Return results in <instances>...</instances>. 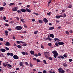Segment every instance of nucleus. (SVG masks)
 Segmentation results:
<instances>
[{"instance_id": "9b49d317", "label": "nucleus", "mask_w": 73, "mask_h": 73, "mask_svg": "<svg viewBox=\"0 0 73 73\" xmlns=\"http://www.w3.org/2000/svg\"><path fill=\"white\" fill-rule=\"evenodd\" d=\"M50 37H52V38H54V36L52 34H50Z\"/></svg>"}, {"instance_id": "864d4df0", "label": "nucleus", "mask_w": 73, "mask_h": 73, "mask_svg": "<svg viewBox=\"0 0 73 73\" xmlns=\"http://www.w3.org/2000/svg\"><path fill=\"white\" fill-rule=\"evenodd\" d=\"M50 60H52V57H50L48 58Z\"/></svg>"}, {"instance_id": "49530a36", "label": "nucleus", "mask_w": 73, "mask_h": 73, "mask_svg": "<svg viewBox=\"0 0 73 73\" xmlns=\"http://www.w3.org/2000/svg\"><path fill=\"white\" fill-rule=\"evenodd\" d=\"M47 15H48V16H50V14L49 13H47Z\"/></svg>"}, {"instance_id": "f3484780", "label": "nucleus", "mask_w": 73, "mask_h": 73, "mask_svg": "<svg viewBox=\"0 0 73 73\" xmlns=\"http://www.w3.org/2000/svg\"><path fill=\"white\" fill-rule=\"evenodd\" d=\"M17 12H18V13H21V11L20 10H18L17 11Z\"/></svg>"}, {"instance_id": "e2e57ef3", "label": "nucleus", "mask_w": 73, "mask_h": 73, "mask_svg": "<svg viewBox=\"0 0 73 73\" xmlns=\"http://www.w3.org/2000/svg\"><path fill=\"white\" fill-rule=\"evenodd\" d=\"M0 41H3V38H0Z\"/></svg>"}, {"instance_id": "5fc2aeb1", "label": "nucleus", "mask_w": 73, "mask_h": 73, "mask_svg": "<svg viewBox=\"0 0 73 73\" xmlns=\"http://www.w3.org/2000/svg\"><path fill=\"white\" fill-rule=\"evenodd\" d=\"M8 66H9V67H12V65L9 64H8Z\"/></svg>"}, {"instance_id": "a18cd8bd", "label": "nucleus", "mask_w": 73, "mask_h": 73, "mask_svg": "<svg viewBox=\"0 0 73 73\" xmlns=\"http://www.w3.org/2000/svg\"><path fill=\"white\" fill-rule=\"evenodd\" d=\"M41 48H42V49L44 48V46H42V45H41Z\"/></svg>"}, {"instance_id": "6ab92c4d", "label": "nucleus", "mask_w": 73, "mask_h": 73, "mask_svg": "<svg viewBox=\"0 0 73 73\" xmlns=\"http://www.w3.org/2000/svg\"><path fill=\"white\" fill-rule=\"evenodd\" d=\"M63 66H64V67H66L67 66V64H66V63H63Z\"/></svg>"}, {"instance_id": "ddd939ff", "label": "nucleus", "mask_w": 73, "mask_h": 73, "mask_svg": "<svg viewBox=\"0 0 73 73\" xmlns=\"http://www.w3.org/2000/svg\"><path fill=\"white\" fill-rule=\"evenodd\" d=\"M54 27H50L49 28V30H53V29H54Z\"/></svg>"}, {"instance_id": "6e6d98bb", "label": "nucleus", "mask_w": 73, "mask_h": 73, "mask_svg": "<svg viewBox=\"0 0 73 73\" xmlns=\"http://www.w3.org/2000/svg\"><path fill=\"white\" fill-rule=\"evenodd\" d=\"M24 26L25 28H27V25L25 24H24Z\"/></svg>"}, {"instance_id": "dca6fc26", "label": "nucleus", "mask_w": 73, "mask_h": 73, "mask_svg": "<svg viewBox=\"0 0 73 73\" xmlns=\"http://www.w3.org/2000/svg\"><path fill=\"white\" fill-rule=\"evenodd\" d=\"M17 46V48H19V49H20L21 48V46L20 45H18Z\"/></svg>"}, {"instance_id": "473e14b6", "label": "nucleus", "mask_w": 73, "mask_h": 73, "mask_svg": "<svg viewBox=\"0 0 73 73\" xmlns=\"http://www.w3.org/2000/svg\"><path fill=\"white\" fill-rule=\"evenodd\" d=\"M34 14H35V15H37V16H38V14L37 13H33Z\"/></svg>"}, {"instance_id": "7ed1b4c3", "label": "nucleus", "mask_w": 73, "mask_h": 73, "mask_svg": "<svg viewBox=\"0 0 73 73\" xmlns=\"http://www.w3.org/2000/svg\"><path fill=\"white\" fill-rule=\"evenodd\" d=\"M15 29L17 30H21L22 29V27L20 26H18L15 27Z\"/></svg>"}, {"instance_id": "bf43d9fd", "label": "nucleus", "mask_w": 73, "mask_h": 73, "mask_svg": "<svg viewBox=\"0 0 73 73\" xmlns=\"http://www.w3.org/2000/svg\"><path fill=\"white\" fill-rule=\"evenodd\" d=\"M61 58H64V57L63 56H60Z\"/></svg>"}, {"instance_id": "a211bd4d", "label": "nucleus", "mask_w": 73, "mask_h": 73, "mask_svg": "<svg viewBox=\"0 0 73 73\" xmlns=\"http://www.w3.org/2000/svg\"><path fill=\"white\" fill-rule=\"evenodd\" d=\"M20 62V63H19V65H20V66H23V62Z\"/></svg>"}, {"instance_id": "7c9ffc66", "label": "nucleus", "mask_w": 73, "mask_h": 73, "mask_svg": "<svg viewBox=\"0 0 73 73\" xmlns=\"http://www.w3.org/2000/svg\"><path fill=\"white\" fill-rule=\"evenodd\" d=\"M55 45L57 46H58V43H57V42H56L55 43Z\"/></svg>"}, {"instance_id": "8fccbe9b", "label": "nucleus", "mask_w": 73, "mask_h": 73, "mask_svg": "<svg viewBox=\"0 0 73 73\" xmlns=\"http://www.w3.org/2000/svg\"><path fill=\"white\" fill-rule=\"evenodd\" d=\"M63 56H64V57H65V58L67 57V56H66V54H64Z\"/></svg>"}, {"instance_id": "3c124183", "label": "nucleus", "mask_w": 73, "mask_h": 73, "mask_svg": "<svg viewBox=\"0 0 73 73\" xmlns=\"http://www.w3.org/2000/svg\"><path fill=\"white\" fill-rule=\"evenodd\" d=\"M38 56H41V53H38Z\"/></svg>"}, {"instance_id": "bb28decb", "label": "nucleus", "mask_w": 73, "mask_h": 73, "mask_svg": "<svg viewBox=\"0 0 73 73\" xmlns=\"http://www.w3.org/2000/svg\"><path fill=\"white\" fill-rule=\"evenodd\" d=\"M8 31H5V33H6V36H7V35H8Z\"/></svg>"}, {"instance_id": "cd10ccee", "label": "nucleus", "mask_w": 73, "mask_h": 73, "mask_svg": "<svg viewBox=\"0 0 73 73\" xmlns=\"http://www.w3.org/2000/svg\"><path fill=\"white\" fill-rule=\"evenodd\" d=\"M38 33V31H35L34 32V34H37Z\"/></svg>"}, {"instance_id": "4468645a", "label": "nucleus", "mask_w": 73, "mask_h": 73, "mask_svg": "<svg viewBox=\"0 0 73 73\" xmlns=\"http://www.w3.org/2000/svg\"><path fill=\"white\" fill-rule=\"evenodd\" d=\"M26 11H27L28 12H31V11L30 10L28 9L27 8H26Z\"/></svg>"}, {"instance_id": "393cba45", "label": "nucleus", "mask_w": 73, "mask_h": 73, "mask_svg": "<svg viewBox=\"0 0 73 73\" xmlns=\"http://www.w3.org/2000/svg\"><path fill=\"white\" fill-rule=\"evenodd\" d=\"M66 33L67 35H69V33L68 31H66Z\"/></svg>"}, {"instance_id": "37998d69", "label": "nucleus", "mask_w": 73, "mask_h": 73, "mask_svg": "<svg viewBox=\"0 0 73 73\" xmlns=\"http://www.w3.org/2000/svg\"><path fill=\"white\" fill-rule=\"evenodd\" d=\"M5 26H6L7 27L8 26H9V25H8V24L7 23H6L5 24Z\"/></svg>"}, {"instance_id": "9d476101", "label": "nucleus", "mask_w": 73, "mask_h": 73, "mask_svg": "<svg viewBox=\"0 0 73 73\" xmlns=\"http://www.w3.org/2000/svg\"><path fill=\"white\" fill-rule=\"evenodd\" d=\"M21 12H25L27 11V10L25 9H21Z\"/></svg>"}, {"instance_id": "c85d7f7f", "label": "nucleus", "mask_w": 73, "mask_h": 73, "mask_svg": "<svg viewBox=\"0 0 73 73\" xmlns=\"http://www.w3.org/2000/svg\"><path fill=\"white\" fill-rule=\"evenodd\" d=\"M10 55L11 57H12V56H13V54L11 53Z\"/></svg>"}, {"instance_id": "a19ab883", "label": "nucleus", "mask_w": 73, "mask_h": 73, "mask_svg": "<svg viewBox=\"0 0 73 73\" xmlns=\"http://www.w3.org/2000/svg\"><path fill=\"white\" fill-rule=\"evenodd\" d=\"M69 61L70 62H72V61H73V60H72V59H69Z\"/></svg>"}, {"instance_id": "09e8293b", "label": "nucleus", "mask_w": 73, "mask_h": 73, "mask_svg": "<svg viewBox=\"0 0 73 73\" xmlns=\"http://www.w3.org/2000/svg\"><path fill=\"white\" fill-rule=\"evenodd\" d=\"M25 54H26V55H28V53L27 52H25Z\"/></svg>"}, {"instance_id": "f8f14e48", "label": "nucleus", "mask_w": 73, "mask_h": 73, "mask_svg": "<svg viewBox=\"0 0 73 73\" xmlns=\"http://www.w3.org/2000/svg\"><path fill=\"white\" fill-rule=\"evenodd\" d=\"M16 42H17L18 44H21V43H24V42H22L21 41L20 42L19 41H17Z\"/></svg>"}, {"instance_id": "5701e85b", "label": "nucleus", "mask_w": 73, "mask_h": 73, "mask_svg": "<svg viewBox=\"0 0 73 73\" xmlns=\"http://www.w3.org/2000/svg\"><path fill=\"white\" fill-rule=\"evenodd\" d=\"M39 23H42V21L41 20H39Z\"/></svg>"}, {"instance_id": "72a5a7b5", "label": "nucleus", "mask_w": 73, "mask_h": 73, "mask_svg": "<svg viewBox=\"0 0 73 73\" xmlns=\"http://www.w3.org/2000/svg\"><path fill=\"white\" fill-rule=\"evenodd\" d=\"M27 44H23L22 45V46H27Z\"/></svg>"}, {"instance_id": "13d9d810", "label": "nucleus", "mask_w": 73, "mask_h": 73, "mask_svg": "<svg viewBox=\"0 0 73 73\" xmlns=\"http://www.w3.org/2000/svg\"><path fill=\"white\" fill-rule=\"evenodd\" d=\"M49 72L50 73H55V72H54V71H53V72L51 71H50Z\"/></svg>"}, {"instance_id": "f257e3e1", "label": "nucleus", "mask_w": 73, "mask_h": 73, "mask_svg": "<svg viewBox=\"0 0 73 73\" xmlns=\"http://www.w3.org/2000/svg\"><path fill=\"white\" fill-rule=\"evenodd\" d=\"M52 53L54 54V58H57V57L58 56V53L56 50L53 51L52 52Z\"/></svg>"}, {"instance_id": "58836bf2", "label": "nucleus", "mask_w": 73, "mask_h": 73, "mask_svg": "<svg viewBox=\"0 0 73 73\" xmlns=\"http://www.w3.org/2000/svg\"><path fill=\"white\" fill-rule=\"evenodd\" d=\"M21 21L22 22H23V23H25V22L24 21V19H21Z\"/></svg>"}, {"instance_id": "2f4dec72", "label": "nucleus", "mask_w": 73, "mask_h": 73, "mask_svg": "<svg viewBox=\"0 0 73 73\" xmlns=\"http://www.w3.org/2000/svg\"><path fill=\"white\" fill-rule=\"evenodd\" d=\"M59 40L58 38H55L54 39V41H57V40Z\"/></svg>"}, {"instance_id": "de8ad7c7", "label": "nucleus", "mask_w": 73, "mask_h": 73, "mask_svg": "<svg viewBox=\"0 0 73 73\" xmlns=\"http://www.w3.org/2000/svg\"><path fill=\"white\" fill-rule=\"evenodd\" d=\"M5 5H6V3L5 2H4L3 6H5Z\"/></svg>"}, {"instance_id": "052dcab7", "label": "nucleus", "mask_w": 73, "mask_h": 73, "mask_svg": "<svg viewBox=\"0 0 73 73\" xmlns=\"http://www.w3.org/2000/svg\"><path fill=\"white\" fill-rule=\"evenodd\" d=\"M64 17H66V15H65V14L64 13Z\"/></svg>"}, {"instance_id": "f03ea898", "label": "nucleus", "mask_w": 73, "mask_h": 73, "mask_svg": "<svg viewBox=\"0 0 73 73\" xmlns=\"http://www.w3.org/2000/svg\"><path fill=\"white\" fill-rule=\"evenodd\" d=\"M45 57L47 58H49V56L48 55H49V52H44Z\"/></svg>"}, {"instance_id": "4c0bfd02", "label": "nucleus", "mask_w": 73, "mask_h": 73, "mask_svg": "<svg viewBox=\"0 0 73 73\" xmlns=\"http://www.w3.org/2000/svg\"><path fill=\"white\" fill-rule=\"evenodd\" d=\"M48 45L50 46H52V44L50 43H49L48 44Z\"/></svg>"}, {"instance_id": "20e7f679", "label": "nucleus", "mask_w": 73, "mask_h": 73, "mask_svg": "<svg viewBox=\"0 0 73 73\" xmlns=\"http://www.w3.org/2000/svg\"><path fill=\"white\" fill-rule=\"evenodd\" d=\"M13 57L14 59H19V57H18V56L16 55H14L13 56Z\"/></svg>"}, {"instance_id": "4d7b16f0", "label": "nucleus", "mask_w": 73, "mask_h": 73, "mask_svg": "<svg viewBox=\"0 0 73 73\" xmlns=\"http://www.w3.org/2000/svg\"><path fill=\"white\" fill-rule=\"evenodd\" d=\"M42 72L43 73H46V71L45 70H44Z\"/></svg>"}, {"instance_id": "79ce46f5", "label": "nucleus", "mask_w": 73, "mask_h": 73, "mask_svg": "<svg viewBox=\"0 0 73 73\" xmlns=\"http://www.w3.org/2000/svg\"><path fill=\"white\" fill-rule=\"evenodd\" d=\"M25 64H26V65H27V66L29 65V64H28V62H25Z\"/></svg>"}, {"instance_id": "680f3d73", "label": "nucleus", "mask_w": 73, "mask_h": 73, "mask_svg": "<svg viewBox=\"0 0 73 73\" xmlns=\"http://www.w3.org/2000/svg\"><path fill=\"white\" fill-rule=\"evenodd\" d=\"M32 21H35V19H32Z\"/></svg>"}, {"instance_id": "603ef678", "label": "nucleus", "mask_w": 73, "mask_h": 73, "mask_svg": "<svg viewBox=\"0 0 73 73\" xmlns=\"http://www.w3.org/2000/svg\"><path fill=\"white\" fill-rule=\"evenodd\" d=\"M33 60H34L35 61H36L37 60V59L36 58H33Z\"/></svg>"}, {"instance_id": "69168bd1", "label": "nucleus", "mask_w": 73, "mask_h": 73, "mask_svg": "<svg viewBox=\"0 0 73 73\" xmlns=\"http://www.w3.org/2000/svg\"><path fill=\"white\" fill-rule=\"evenodd\" d=\"M23 33H27V31H24L23 32Z\"/></svg>"}, {"instance_id": "423d86ee", "label": "nucleus", "mask_w": 73, "mask_h": 73, "mask_svg": "<svg viewBox=\"0 0 73 73\" xmlns=\"http://www.w3.org/2000/svg\"><path fill=\"white\" fill-rule=\"evenodd\" d=\"M43 21H44V23H48V20H47V19H46V18H44L43 19Z\"/></svg>"}, {"instance_id": "338daca9", "label": "nucleus", "mask_w": 73, "mask_h": 73, "mask_svg": "<svg viewBox=\"0 0 73 73\" xmlns=\"http://www.w3.org/2000/svg\"><path fill=\"white\" fill-rule=\"evenodd\" d=\"M36 60L37 62H40V60H39L38 59H37Z\"/></svg>"}, {"instance_id": "0e129e2a", "label": "nucleus", "mask_w": 73, "mask_h": 73, "mask_svg": "<svg viewBox=\"0 0 73 73\" xmlns=\"http://www.w3.org/2000/svg\"><path fill=\"white\" fill-rule=\"evenodd\" d=\"M48 40H49L50 41H52V39L50 38H49Z\"/></svg>"}, {"instance_id": "f704fd0d", "label": "nucleus", "mask_w": 73, "mask_h": 73, "mask_svg": "<svg viewBox=\"0 0 73 73\" xmlns=\"http://www.w3.org/2000/svg\"><path fill=\"white\" fill-rule=\"evenodd\" d=\"M43 61L44 62V64H47L46 61V60H43Z\"/></svg>"}, {"instance_id": "1a4fd4ad", "label": "nucleus", "mask_w": 73, "mask_h": 73, "mask_svg": "<svg viewBox=\"0 0 73 73\" xmlns=\"http://www.w3.org/2000/svg\"><path fill=\"white\" fill-rule=\"evenodd\" d=\"M5 45L6 46H9V45H11V44L10 43H9V42H7L5 44Z\"/></svg>"}, {"instance_id": "c756f323", "label": "nucleus", "mask_w": 73, "mask_h": 73, "mask_svg": "<svg viewBox=\"0 0 73 73\" xmlns=\"http://www.w3.org/2000/svg\"><path fill=\"white\" fill-rule=\"evenodd\" d=\"M3 7H1L0 8V11H2V10H3Z\"/></svg>"}, {"instance_id": "a878e982", "label": "nucleus", "mask_w": 73, "mask_h": 73, "mask_svg": "<svg viewBox=\"0 0 73 73\" xmlns=\"http://www.w3.org/2000/svg\"><path fill=\"white\" fill-rule=\"evenodd\" d=\"M21 53L23 55H25V52H22Z\"/></svg>"}, {"instance_id": "c03bdc74", "label": "nucleus", "mask_w": 73, "mask_h": 73, "mask_svg": "<svg viewBox=\"0 0 73 73\" xmlns=\"http://www.w3.org/2000/svg\"><path fill=\"white\" fill-rule=\"evenodd\" d=\"M6 17H3V20H6Z\"/></svg>"}, {"instance_id": "e433bc0d", "label": "nucleus", "mask_w": 73, "mask_h": 73, "mask_svg": "<svg viewBox=\"0 0 73 73\" xmlns=\"http://www.w3.org/2000/svg\"><path fill=\"white\" fill-rule=\"evenodd\" d=\"M34 56L35 57H38V54H34Z\"/></svg>"}, {"instance_id": "0eeeda50", "label": "nucleus", "mask_w": 73, "mask_h": 73, "mask_svg": "<svg viewBox=\"0 0 73 73\" xmlns=\"http://www.w3.org/2000/svg\"><path fill=\"white\" fill-rule=\"evenodd\" d=\"M17 7H14L13 8L12 10L13 11H16L17 10Z\"/></svg>"}, {"instance_id": "774afa93", "label": "nucleus", "mask_w": 73, "mask_h": 73, "mask_svg": "<svg viewBox=\"0 0 73 73\" xmlns=\"http://www.w3.org/2000/svg\"><path fill=\"white\" fill-rule=\"evenodd\" d=\"M16 18L17 20L18 21L19 20V17H16Z\"/></svg>"}, {"instance_id": "ea45409f", "label": "nucleus", "mask_w": 73, "mask_h": 73, "mask_svg": "<svg viewBox=\"0 0 73 73\" xmlns=\"http://www.w3.org/2000/svg\"><path fill=\"white\" fill-rule=\"evenodd\" d=\"M65 73V71L64 70H62L61 71V73Z\"/></svg>"}, {"instance_id": "aec40b11", "label": "nucleus", "mask_w": 73, "mask_h": 73, "mask_svg": "<svg viewBox=\"0 0 73 73\" xmlns=\"http://www.w3.org/2000/svg\"><path fill=\"white\" fill-rule=\"evenodd\" d=\"M68 8H72V5H69L68 6Z\"/></svg>"}, {"instance_id": "2eb2a0df", "label": "nucleus", "mask_w": 73, "mask_h": 73, "mask_svg": "<svg viewBox=\"0 0 73 73\" xmlns=\"http://www.w3.org/2000/svg\"><path fill=\"white\" fill-rule=\"evenodd\" d=\"M30 53H31V54H34V53H35L34 51H33V50L30 51Z\"/></svg>"}, {"instance_id": "39448f33", "label": "nucleus", "mask_w": 73, "mask_h": 73, "mask_svg": "<svg viewBox=\"0 0 73 73\" xmlns=\"http://www.w3.org/2000/svg\"><path fill=\"white\" fill-rule=\"evenodd\" d=\"M58 45H62L64 44V43L62 42H58Z\"/></svg>"}, {"instance_id": "c9c22d12", "label": "nucleus", "mask_w": 73, "mask_h": 73, "mask_svg": "<svg viewBox=\"0 0 73 73\" xmlns=\"http://www.w3.org/2000/svg\"><path fill=\"white\" fill-rule=\"evenodd\" d=\"M5 49H6L7 50H9V49L8 47H6L5 48Z\"/></svg>"}, {"instance_id": "6e6552de", "label": "nucleus", "mask_w": 73, "mask_h": 73, "mask_svg": "<svg viewBox=\"0 0 73 73\" xmlns=\"http://www.w3.org/2000/svg\"><path fill=\"white\" fill-rule=\"evenodd\" d=\"M0 51H1L2 52H5L6 50L5 49L1 48L0 50Z\"/></svg>"}, {"instance_id": "b1692460", "label": "nucleus", "mask_w": 73, "mask_h": 73, "mask_svg": "<svg viewBox=\"0 0 73 73\" xmlns=\"http://www.w3.org/2000/svg\"><path fill=\"white\" fill-rule=\"evenodd\" d=\"M10 54H11V53H10V52H8L7 54V56H10Z\"/></svg>"}, {"instance_id": "412c9836", "label": "nucleus", "mask_w": 73, "mask_h": 73, "mask_svg": "<svg viewBox=\"0 0 73 73\" xmlns=\"http://www.w3.org/2000/svg\"><path fill=\"white\" fill-rule=\"evenodd\" d=\"M56 19H60V16H56Z\"/></svg>"}, {"instance_id": "4be33fe9", "label": "nucleus", "mask_w": 73, "mask_h": 73, "mask_svg": "<svg viewBox=\"0 0 73 73\" xmlns=\"http://www.w3.org/2000/svg\"><path fill=\"white\" fill-rule=\"evenodd\" d=\"M14 5V3H11L9 4V6H11V5Z\"/></svg>"}]
</instances>
